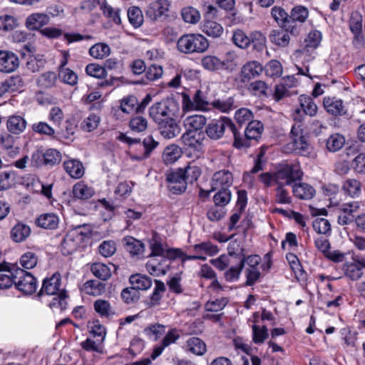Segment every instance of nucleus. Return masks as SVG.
I'll return each mask as SVG.
<instances>
[{
  "label": "nucleus",
  "instance_id": "obj_50",
  "mask_svg": "<svg viewBox=\"0 0 365 365\" xmlns=\"http://www.w3.org/2000/svg\"><path fill=\"white\" fill-rule=\"evenodd\" d=\"M182 173L187 183L192 184L196 182L202 174V169L200 166L190 163L185 168H182Z\"/></svg>",
  "mask_w": 365,
  "mask_h": 365
},
{
  "label": "nucleus",
  "instance_id": "obj_23",
  "mask_svg": "<svg viewBox=\"0 0 365 365\" xmlns=\"http://www.w3.org/2000/svg\"><path fill=\"white\" fill-rule=\"evenodd\" d=\"M58 223V217L54 213H44L36 219V225L46 230H56Z\"/></svg>",
  "mask_w": 365,
  "mask_h": 365
},
{
  "label": "nucleus",
  "instance_id": "obj_17",
  "mask_svg": "<svg viewBox=\"0 0 365 365\" xmlns=\"http://www.w3.org/2000/svg\"><path fill=\"white\" fill-rule=\"evenodd\" d=\"M252 46V51L256 53L257 56H260L265 51H267V38L260 31H254L250 33V46Z\"/></svg>",
  "mask_w": 365,
  "mask_h": 365
},
{
  "label": "nucleus",
  "instance_id": "obj_30",
  "mask_svg": "<svg viewBox=\"0 0 365 365\" xmlns=\"http://www.w3.org/2000/svg\"><path fill=\"white\" fill-rule=\"evenodd\" d=\"M82 290L88 295L97 297L104 293L106 284L95 279H90L83 284Z\"/></svg>",
  "mask_w": 365,
  "mask_h": 365
},
{
  "label": "nucleus",
  "instance_id": "obj_29",
  "mask_svg": "<svg viewBox=\"0 0 365 365\" xmlns=\"http://www.w3.org/2000/svg\"><path fill=\"white\" fill-rule=\"evenodd\" d=\"M165 291L166 287L164 282L160 280L155 279V288L148 302V307H154L160 305L162 297Z\"/></svg>",
  "mask_w": 365,
  "mask_h": 365
},
{
  "label": "nucleus",
  "instance_id": "obj_8",
  "mask_svg": "<svg viewBox=\"0 0 365 365\" xmlns=\"http://www.w3.org/2000/svg\"><path fill=\"white\" fill-rule=\"evenodd\" d=\"M15 287L25 294H31L37 289V279L30 272L16 267Z\"/></svg>",
  "mask_w": 365,
  "mask_h": 365
},
{
  "label": "nucleus",
  "instance_id": "obj_13",
  "mask_svg": "<svg viewBox=\"0 0 365 365\" xmlns=\"http://www.w3.org/2000/svg\"><path fill=\"white\" fill-rule=\"evenodd\" d=\"M82 239V235L77 230L68 232L61 242V250L62 254L68 256L73 253L79 247Z\"/></svg>",
  "mask_w": 365,
  "mask_h": 365
},
{
  "label": "nucleus",
  "instance_id": "obj_43",
  "mask_svg": "<svg viewBox=\"0 0 365 365\" xmlns=\"http://www.w3.org/2000/svg\"><path fill=\"white\" fill-rule=\"evenodd\" d=\"M91 272L98 279L106 281L111 277L110 267L101 262L93 263L91 266Z\"/></svg>",
  "mask_w": 365,
  "mask_h": 365
},
{
  "label": "nucleus",
  "instance_id": "obj_45",
  "mask_svg": "<svg viewBox=\"0 0 365 365\" xmlns=\"http://www.w3.org/2000/svg\"><path fill=\"white\" fill-rule=\"evenodd\" d=\"M345 144V138L339 133L331 135L326 140V148L331 153L341 150Z\"/></svg>",
  "mask_w": 365,
  "mask_h": 365
},
{
  "label": "nucleus",
  "instance_id": "obj_38",
  "mask_svg": "<svg viewBox=\"0 0 365 365\" xmlns=\"http://www.w3.org/2000/svg\"><path fill=\"white\" fill-rule=\"evenodd\" d=\"M72 192L75 198L83 200L91 198L94 194L93 190L83 182L76 183Z\"/></svg>",
  "mask_w": 365,
  "mask_h": 365
},
{
  "label": "nucleus",
  "instance_id": "obj_47",
  "mask_svg": "<svg viewBox=\"0 0 365 365\" xmlns=\"http://www.w3.org/2000/svg\"><path fill=\"white\" fill-rule=\"evenodd\" d=\"M181 149L176 145L167 146L163 153V159L165 164H172L181 156Z\"/></svg>",
  "mask_w": 365,
  "mask_h": 365
},
{
  "label": "nucleus",
  "instance_id": "obj_53",
  "mask_svg": "<svg viewBox=\"0 0 365 365\" xmlns=\"http://www.w3.org/2000/svg\"><path fill=\"white\" fill-rule=\"evenodd\" d=\"M138 98L135 96H128L120 101V110L128 114L137 113Z\"/></svg>",
  "mask_w": 365,
  "mask_h": 365
},
{
  "label": "nucleus",
  "instance_id": "obj_63",
  "mask_svg": "<svg viewBox=\"0 0 365 365\" xmlns=\"http://www.w3.org/2000/svg\"><path fill=\"white\" fill-rule=\"evenodd\" d=\"M123 301L127 304L136 303L140 299V292L133 286L124 288L120 294Z\"/></svg>",
  "mask_w": 365,
  "mask_h": 365
},
{
  "label": "nucleus",
  "instance_id": "obj_14",
  "mask_svg": "<svg viewBox=\"0 0 365 365\" xmlns=\"http://www.w3.org/2000/svg\"><path fill=\"white\" fill-rule=\"evenodd\" d=\"M19 66V59L16 54L9 51H0V72L12 73Z\"/></svg>",
  "mask_w": 365,
  "mask_h": 365
},
{
  "label": "nucleus",
  "instance_id": "obj_25",
  "mask_svg": "<svg viewBox=\"0 0 365 365\" xmlns=\"http://www.w3.org/2000/svg\"><path fill=\"white\" fill-rule=\"evenodd\" d=\"M4 265L0 264V289L10 288L16 285V265L14 264V272L4 269Z\"/></svg>",
  "mask_w": 365,
  "mask_h": 365
},
{
  "label": "nucleus",
  "instance_id": "obj_44",
  "mask_svg": "<svg viewBox=\"0 0 365 365\" xmlns=\"http://www.w3.org/2000/svg\"><path fill=\"white\" fill-rule=\"evenodd\" d=\"M250 34L247 36L242 29H235L232 32V41L237 47L247 49L250 47Z\"/></svg>",
  "mask_w": 365,
  "mask_h": 365
},
{
  "label": "nucleus",
  "instance_id": "obj_32",
  "mask_svg": "<svg viewBox=\"0 0 365 365\" xmlns=\"http://www.w3.org/2000/svg\"><path fill=\"white\" fill-rule=\"evenodd\" d=\"M342 270L344 276L352 281L359 279L362 275L363 272L360 265L356 262H346L342 266Z\"/></svg>",
  "mask_w": 365,
  "mask_h": 365
},
{
  "label": "nucleus",
  "instance_id": "obj_22",
  "mask_svg": "<svg viewBox=\"0 0 365 365\" xmlns=\"http://www.w3.org/2000/svg\"><path fill=\"white\" fill-rule=\"evenodd\" d=\"M63 168L68 175L74 179H79L84 175V167L78 160L68 159L65 160Z\"/></svg>",
  "mask_w": 365,
  "mask_h": 365
},
{
  "label": "nucleus",
  "instance_id": "obj_55",
  "mask_svg": "<svg viewBox=\"0 0 365 365\" xmlns=\"http://www.w3.org/2000/svg\"><path fill=\"white\" fill-rule=\"evenodd\" d=\"M150 249L151 252L149 255L150 257H163L165 253L167 248H164L161 242L160 237L158 234H155L150 242Z\"/></svg>",
  "mask_w": 365,
  "mask_h": 365
},
{
  "label": "nucleus",
  "instance_id": "obj_12",
  "mask_svg": "<svg viewBox=\"0 0 365 365\" xmlns=\"http://www.w3.org/2000/svg\"><path fill=\"white\" fill-rule=\"evenodd\" d=\"M233 183L232 173L226 169L215 172L211 179V191L230 189Z\"/></svg>",
  "mask_w": 365,
  "mask_h": 365
},
{
  "label": "nucleus",
  "instance_id": "obj_64",
  "mask_svg": "<svg viewBox=\"0 0 365 365\" xmlns=\"http://www.w3.org/2000/svg\"><path fill=\"white\" fill-rule=\"evenodd\" d=\"M245 252L242 242L237 240H232L227 246L228 255L239 260L244 256Z\"/></svg>",
  "mask_w": 365,
  "mask_h": 365
},
{
  "label": "nucleus",
  "instance_id": "obj_2",
  "mask_svg": "<svg viewBox=\"0 0 365 365\" xmlns=\"http://www.w3.org/2000/svg\"><path fill=\"white\" fill-rule=\"evenodd\" d=\"M236 58L235 52L230 51L225 53L224 58L212 54L205 55L202 57L200 63L204 69L210 72L224 71L230 73L237 66Z\"/></svg>",
  "mask_w": 365,
  "mask_h": 365
},
{
  "label": "nucleus",
  "instance_id": "obj_37",
  "mask_svg": "<svg viewBox=\"0 0 365 365\" xmlns=\"http://www.w3.org/2000/svg\"><path fill=\"white\" fill-rule=\"evenodd\" d=\"M202 31L208 36L219 38L223 34V27L216 21L205 20L202 24Z\"/></svg>",
  "mask_w": 365,
  "mask_h": 365
},
{
  "label": "nucleus",
  "instance_id": "obj_5",
  "mask_svg": "<svg viewBox=\"0 0 365 365\" xmlns=\"http://www.w3.org/2000/svg\"><path fill=\"white\" fill-rule=\"evenodd\" d=\"M263 130V124L259 120L250 122L243 132L236 126L233 146L237 149L249 147L251 140H257L261 138Z\"/></svg>",
  "mask_w": 365,
  "mask_h": 365
},
{
  "label": "nucleus",
  "instance_id": "obj_56",
  "mask_svg": "<svg viewBox=\"0 0 365 365\" xmlns=\"http://www.w3.org/2000/svg\"><path fill=\"white\" fill-rule=\"evenodd\" d=\"M285 185L283 182H280L276 189L274 195V201L279 204H291L292 200L289 192L284 187Z\"/></svg>",
  "mask_w": 365,
  "mask_h": 365
},
{
  "label": "nucleus",
  "instance_id": "obj_52",
  "mask_svg": "<svg viewBox=\"0 0 365 365\" xmlns=\"http://www.w3.org/2000/svg\"><path fill=\"white\" fill-rule=\"evenodd\" d=\"M38 261V256L36 252L27 251L24 253L19 259L20 264L24 269H30L35 267Z\"/></svg>",
  "mask_w": 365,
  "mask_h": 365
},
{
  "label": "nucleus",
  "instance_id": "obj_35",
  "mask_svg": "<svg viewBox=\"0 0 365 365\" xmlns=\"http://www.w3.org/2000/svg\"><path fill=\"white\" fill-rule=\"evenodd\" d=\"M29 226L23 223H17L11 230V237L16 242H21L30 235Z\"/></svg>",
  "mask_w": 365,
  "mask_h": 365
},
{
  "label": "nucleus",
  "instance_id": "obj_54",
  "mask_svg": "<svg viewBox=\"0 0 365 365\" xmlns=\"http://www.w3.org/2000/svg\"><path fill=\"white\" fill-rule=\"evenodd\" d=\"M235 98L229 97L226 99H217L212 102V107L222 113H229L235 108Z\"/></svg>",
  "mask_w": 365,
  "mask_h": 365
},
{
  "label": "nucleus",
  "instance_id": "obj_10",
  "mask_svg": "<svg viewBox=\"0 0 365 365\" xmlns=\"http://www.w3.org/2000/svg\"><path fill=\"white\" fill-rule=\"evenodd\" d=\"M170 6L168 0H157L151 2L145 10V17L155 22L163 17L168 16V12Z\"/></svg>",
  "mask_w": 365,
  "mask_h": 365
},
{
  "label": "nucleus",
  "instance_id": "obj_9",
  "mask_svg": "<svg viewBox=\"0 0 365 365\" xmlns=\"http://www.w3.org/2000/svg\"><path fill=\"white\" fill-rule=\"evenodd\" d=\"M298 101L300 108H297L292 114L295 122H302L306 115L311 117L316 115L317 106L311 96L302 94L299 96Z\"/></svg>",
  "mask_w": 365,
  "mask_h": 365
},
{
  "label": "nucleus",
  "instance_id": "obj_15",
  "mask_svg": "<svg viewBox=\"0 0 365 365\" xmlns=\"http://www.w3.org/2000/svg\"><path fill=\"white\" fill-rule=\"evenodd\" d=\"M61 282V279L59 273H55L51 277L44 279L38 296L57 294L60 291Z\"/></svg>",
  "mask_w": 365,
  "mask_h": 365
},
{
  "label": "nucleus",
  "instance_id": "obj_16",
  "mask_svg": "<svg viewBox=\"0 0 365 365\" xmlns=\"http://www.w3.org/2000/svg\"><path fill=\"white\" fill-rule=\"evenodd\" d=\"M263 70L262 65L257 61L246 63L241 69L242 81L247 82L259 76Z\"/></svg>",
  "mask_w": 365,
  "mask_h": 365
},
{
  "label": "nucleus",
  "instance_id": "obj_19",
  "mask_svg": "<svg viewBox=\"0 0 365 365\" xmlns=\"http://www.w3.org/2000/svg\"><path fill=\"white\" fill-rule=\"evenodd\" d=\"M157 125L161 136L165 139L173 138L180 132V128L176 123L175 118Z\"/></svg>",
  "mask_w": 365,
  "mask_h": 365
},
{
  "label": "nucleus",
  "instance_id": "obj_27",
  "mask_svg": "<svg viewBox=\"0 0 365 365\" xmlns=\"http://www.w3.org/2000/svg\"><path fill=\"white\" fill-rule=\"evenodd\" d=\"M26 127V121L19 115L9 116L6 121V128L11 134L19 135L24 132Z\"/></svg>",
  "mask_w": 365,
  "mask_h": 365
},
{
  "label": "nucleus",
  "instance_id": "obj_21",
  "mask_svg": "<svg viewBox=\"0 0 365 365\" xmlns=\"http://www.w3.org/2000/svg\"><path fill=\"white\" fill-rule=\"evenodd\" d=\"M292 192L299 200H309L314 197L316 190L308 183L299 182L292 186Z\"/></svg>",
  "mask_w": 365,
  "mask_h": 365
},
{
  "label": "nucleus",
  "instance_id": "obj_42",
  "mask_svg": "<svg viewBox=\"0 0 365 365\" xmlns=\"http://www.w3.org/2000/svg\"><path fill=\"white\" fill-rule=\"evenodd\" d=\"M145 78L142 79L140 83L146 85L150 81L160 78L163 73V69L161 66L152 64L145 68Z\"/></svg>",
  "mask_w": 365,
  "mask_h": 365
},
{
  "label": "nucleus",
  "instance_id": "obj_46",
  "mask_svg": "<svg viewBox=\"0 0 365 365\" xmlns=\"http://www.w3.org/2000/svg\"><path fill=\"white\" fill-rule=\"evenodd\" d=\"M361 182L353 178L346 180L342 185L344 192L351 197H357L361 194Z\"/></svg>",
  "mask_w": 365,
  "mask_h": 365
},
{
  "label": "nucleus",
  "instance_id": "obj_18",
  "mask_svg": "<svg viewBox=\"0 0 365 365\" xmlns=\"http://www.w3.org/2000/svg\"><path fill=\"white\" fill-rule=\"evenodd\" d=\"M49 22L50 17L46 14L33 13L27 16L25 25L31 31H37L48 24Z\"/></svg>",
  "mask_w": 365,
  "mask_h": 365
},
{
  "label": "nucleus",
  "instance_id": "obj_26",
  "mask_svg": "<svg viewBox=\"0 0 365 365\" xmlns=\"http://www.w3.org/2000/svg\"><path fill=\"white\" fill-rule=\"evenodd\" d=\"M248 90L252 95L261 98H268L272 91L269 86L260 80L250 83Z\"/></svg>",
  "mask_w": 365,
  "mask_h": 365
},
{
  "label": "nucleus",
  "instance_id": "obj_3",
  "mask_svg": "<svg viewBox=\"0 0 365 365\" xmlns=\"http://www.w3.org/2000/svg\"><path fill=\"white\" fill-rule=\"evenodd\" d=\"M208 40L200 34H186L177 41L178 50L185 54L202 53L209 48Z\"/></svg>",
  "mask_w": 365,
  "mask_h": 365
},
{
  "label": "nucleus",
  "instance_id": "obj_24",
  "mask_svg": "<svg viewBox=\"0 0 365 365\" xmlns=\"http://www.w3.org/2000/svg\"><path fill=\"white\" fill-rule=\"evenodd\" d=\"M181 140L186 149H190L197 154L202 152V144L196 138L195 133L186 131L181 137Z\"/></svg>",
  "mask_w": 365,
  "mask_h": 365
},
{
  "label": "nucleus",
  "instance_id": "obj_28",
  "mask_svg": "<svg viewBox=\"0 0 365 365\" xmlns=\"http://www.w3.org/2000/svg\"><path fill=\"white\" fill-rule=\"evenodd\" d=\"M123 242L126 251L132 256L139 255L144 251V244L141 241L131 236H126L123 237Z\"/></svg>",
  "mask_w": 365,
  "mask_h": 365
},
{
  "label": "nucleus",
  "instance_id": "obj_61",
  "mask_svg": "<svg viewBox=\"0 0 365 365\" xmlns=\"http://www.w3.org/2000/svg\"><path fill=\"white\" fill-rule=\"evenodd\" d=\"M253 118L254 115L252 110L247 108H241L238 109L235 114V119L239 124V127L237 128H240V130H241L242 125L254 121Z\"/></svg>",
  "mask_w": 365,
  "mask_h": 365
},
{
  "label": "nucleus",
  "instance_id": "obj_51",
  "mask_svg": "<svg viewBox=\"0 0 365 365\" xmlns=\"http://www.w3.org/2000/svg\"><path fill=\"white\" fill-rule=\"evenodd\" d=\"M193 249L197 253L205 254L209 256H214L220 251L218 246L210 241L195 244L193 246Z\"/></svg>",
  "mask_w": 365,
  "mask_h": 365
},
{
  "label": "nucleus",
  "instance_id": "obj_60",
  "mask_svg": "<svg viewBox=\"0 0 365 365\" xmlns=\"http://www.w3.org/2000/svg\"><path fill=\"white\" fill-rule=\"evenodd\" d=\"M110 53V48L108 45L104 43H98L92 46L89 49V54L98 59H102L108 56Z\"/></svg>",
  "mask_w": 365,
  "mask_h": 365
},
{
  "label": "nucleus",
  "instance_id": "obj_1",
  "mask_svg": "<svg viewBox=\"0 0 365 365\" xmlns=\"http://www.w3.org/2000/svg\"><path fill=\"white\" fill-rule=\"evenodd\" d=\"M271 14L280 28L287 31L293 36L299 34L302 24L309 16V10L301 5L294 6L288 14L282 7L274 6Z\"/></svg>",
  "mask_w": 365,
  "mask_h": 365
},
{
  "label": "nucleus",
  "instance_id": "obj_49",
  "mask_svg": "<svg viewBox=\"0 0 365 365\" xmlns=\"http://www.w3.org/2000/svg\"><path fill=\"white\" fill-rule=\"evenodd\" d=\"M128 19L130 24L135 28L140 27L144 21L141 9L138 6H131L128 9Z\"/></svg>",
  "mask_w": 365,
  "mask_h": 365
},
{
  "label": "nucleus",
  "instance_id": "obj_57",
  "mask_svg": "<svg viewBox=\"0 0 365 365\" xmlns=\"http://www.w3.org/2000/svg\"><path fill=\"white\" fill-rule=\"evenodd\" d=\"M266 76L275 78L279 77L282 74V66L277 60L269 61L264 67H263Z\"/></svg>",
  "mask_w": 365,
  "mask_h": 365
},
{
  "label": "nucleus",
  "instance_id": "obj_41",
  "mask_svg": "<svg viewBox=\"0 0 365 365\" xmlns=\"http://www.w3.org/2000/svg\"><path fill=\"white\" fill-rule=\"evenodd\" d=\"M292 148L297 154L307 156L310 154V145L305 136L294 138L291 142Z\"/></svg>",
  "mask_w": 365,
  "mask_h": 365
},
{
  "label": "nucleus",
  "instance_id": "obj_6",
  "mask_svg": "<svg viewBox=\"0 0 365 365\" xmlns=\"http://www.w3.org/2000/svg\"><path fill=\"white\" fill-rule=\"evenodd\" d=\"M226 130L231 133L235 139L236 125L230 118L222 116L218 119H213L207 123L205 127V133L212 140H219L222 138Z\"/></svg>",
  "mask_w": 365,
  "mask_h": 365
},
{
  "label": "nucleus",
  "instance_id": "obj_33",
  "mask_svg": "<svg viewBox=\"0 0 365 365\" xmlns=\"http://www.w3.org/2000/svg\"><path fill=\"white\" fill-rule=\"evenodd\" d=\"M288 33L289 32L282 28L272 30L269 34V39L272 43L281 47H285L290 41Z\"/></svg>",
  "mask_w": 365,
  "mask_h": 365
},
{
  "label": "nucleus",
  "instance_id": "obj_36",
  "mask_svg": "<svg viewBox=\"0 0 365 365\" xmlns=\"http://www.w3.org/2000/svg\"><path fill=\"white\" fill-rule=\"evenodd\" d=\"M129 281L131 285L138 292L139 290H147L152 286L151 278L140 274L131 275Z\"/></svg>",
  "mask_w": 365,
  "mask_h": 365
},
{
  "label": "nucleus",
  "instance_id": "obj_4",
  "mask_svg": "<svg viewBox=\"0 0 365 365\" xmlns=\"http://www.w3.org/2000/svg\"><path fill=\"white\" fill-rule=\"evenodd\" d=\"M178 109V105L173 98H165L150 107L149 116L159 124L175 118Z\"/></svg>",
  "mask_w": 365,
  "mask_h": 365
},
{
  "label": "nucleus",
  "instance_id": "obj_59",
  "mask_svg": "<svg viewBox=\"0 0 365 365\" xmlns=\"http://www.w3.org/2000/svg\"><path fill=\"white\" fill-rule=\"evenodd\" d=\"M165 333V327L160 324H150L144 329V334L150 339L156 341Z\"/></svg>",
  "mask_w": 365,
  "mask_h": 365
},
{
  "label": "nucleus",
  "instance_id": "obj_11",
  "mask_svg": "<svg viewBox=\"0 0 365 365\" xmlns=\"http://www.w3.org/2000/svg\"><path fill=\"white\" fill-rule=\"evenodd\" d=\"M168 190L173 194L179 195L184 192L187 188V181L182 168H178L167 175Z\"/></svg>",
  "mask_w": 365,
  "mask_h": 365
},
{
  "label": "nucleus",
  "instance_id": "obj_48",
  "mask_svg": "<svg viewBox=\"0 0 365 365\" xmlns=\"http://www.w3.org/2000/svg\"><path fill=\"white\" fill-rule=\"evenodd\" d=\"M188 350L197 355L202 356L207 351L205 343L198 337H191L187 341Z\"/></svg>",
  "mask_w": 365,
  "mask_h": 365
},
{
  "label": "nucleus",
  "instance_id": "obj_58",
  "mask_svg": "<svg viewBox=\"0 0 365 365\" xmlns=\"http://www.w3.org/2000/svg\"><path fill=\"white\" fill-rule=\"evenodd\" d=\"M128 126L134 133H142L148 128V120L143 116H133L129 120Z\"/></svg>",
  "mask_w": 365,
  "mask_h": 365
},
{
  "label": "nucleus",
  "instance_id": "obj_31",
  "mask_svg": "<svg viewBox=\"0 0 365 365\" xmlns=\"http://www.w3.org/2000/svg\"><path fill=\"white\" fill-rule=\"evenodd\" d=\"M207 123L206 118L202 115H193L187 116L185 120L184 124L187 128V131L195 133L197 130H201Z\"/></svg>",
  "mask_w": 365,
  "mask_h": 365
},
{
  "label": "nucleus",
  "instance_id": "obj_7",
  "mask_svg": "<svg viewBox=\"0 0 365 365\" xmlns=\"http://www.w3.org/2000/svg\"><path fill=\"white\" fill-rule=\"evenodd\" d=\"M302 176L303 172L298 163L282 164L276 171V180L283 182L285 185H289L297 180H300Z\"/></svg>",
  "mask_w": 365,
  "mask_h": 365
},
{
  "label": "nucleus",
  "instance_id": "obj_40",
  "mask_svg": "<svg viewBox=\"0 0 365 365\" xmlns=\"http://www.w3.org/2000/svg\"><path fill=\"white\" fill-rule=\"evenodd\" d=\"M93 308L101 317L108 319L115 314L110 302L105 299H99L95 301Z\"/></svg>",
  "mask_w": 365,
  "mask_h": 365
},
{
  "label": "nucleus",
  "instance_id": "obj_34",
  "mask_svg": "<svg viewBox=\"0 0 365 365\" xmlns=\"http://www.w3.org/2000/svg\"><path fill=\"white\" fill-rule=\"evenodd\" d=\"M170 264L164 265V262H158L155 259H150L145 264L147 271L153 276L165 275L170 269Z\"/></svg>",
  "mask_w": 365,
  "mask_h": 365
},
{
  "label": "nucleus",
  "instance_id": "obj_20",
  "mask_svg": "<svg viewBox=\"0 0 365 365\" xmlns=\"http://www.w3.org/2000/svg\"><path fill=\"white\" fill-rule=\"evenodd\" d=\"M324 107L326 110L335 116L346 114L343 101L335 97H324L323 100Z\"/></svg>",
  "mask_w": 365,
  "mask_h": 365
},
{
  "label": "nucleus",
  "instance_id": "obj_62",
  "mask_svg": "<svg viewBox=\"0 0 365 365\" xmlns=\"http://www.w3.org/2000/svg\"><path fill=\"white\" fill-rule=\"evenodd\" d=\"M181 16L185 22L195 24L200 19V12L192 6H187L182 9Z\"/></svg>",
  "mask_w": 365,
  "mask_h": 365
},
{
  "label": "nucleus",
  "instance_id": "obj_39",
  "mask_svg": "<svg viewBox=\"0 0 365 365\" xmlns=\"http://www.w3.org/2000/svg\"><path fill=\"white\" fill-rule=\"evenodd\" d=\"M322 39V33L318 30H312L307 35L304 42L303 52L309 51V48H317Z\"/></svg>",
  "mask_w": 365,
  "mask_h": 365
}]
</instances>
